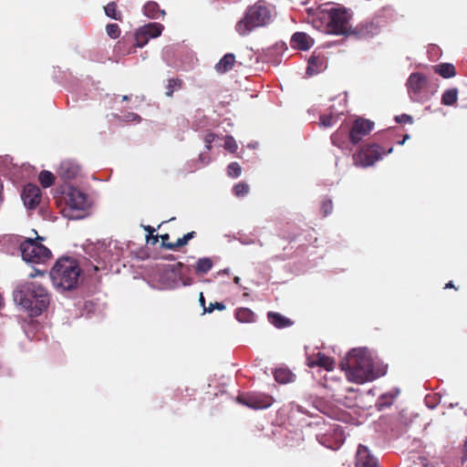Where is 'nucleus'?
<instances>
[{
	"mask_svg": "<svg viewBox=\"0 0 467 467\" xmlns=\"http://www.w3.org/2000/svg\"><path fill=\"white\" fill-rule=\"evenodd\" d=\"M213 263L209 257L200 258L195 265V273L198 275L207 274L213 267Z\"/></svg>",
	"mask_w": 467,
	"mask_h": 467,
	"instance_id": "nucleus-25",
	"label": "nucleus"
},
{
	"mask_svg": "<svg viewBox=\"0 0 467 467\" xmlns=\"http://www.w3.org/2000/svg\"><path fill=\"white\" fill-rule=\"evenodd\" d=\"M235 64V56L233 53L225 54L215 65V69L220 74H224L231 70Z\"/></svg>",
	"mask_w": 467,
	"mask_h": 467,
	"instance_id": "nucleus-19",
	"label": "nucleus"
},
{
	"mask_svg": "<svg viewBox=\"0 0 467 467\" xmlns=\"http://www.w3.org/2000/svg\"><path fill=\"white\" fill-rule=\"evenodd\" d=\"M236 400L238 403L252 410H264L273 404L274 399L272 396L265 393L252 392L239 395Z\"/></svg>",
	"mask_w": 467,
	"mask_h": 467,
	"instance_id": "nucleus-10",
	"label": "nucleus"
},
{
	"mask_svg": "<svg viewBox=\"0 0 467 467\" xmlns=\"http://www.w3.org/2000/svg\"><path fill=\"white\" fill-rule=\"evenodd\" d=\"M79 171L80 168L78 164L69 160L62 161L58 168V174L64 180H72L76 178Z\"/></svg>",
	"mask_w": 467,
	"mask_h": 467,
	"instance_id": "nucleus-17",
	"label": "nucleus"
},
{
	"mask_svg": "<svg viewBox=\"0 0 467 467\" xmlns=\"http://www.w3.org/2000/svg\"><path fill=\"white\" fill-rule=\"evenodd\" d=\"M267 318L277 328L287 327L293 324L289 318L276 312H268Z\"/></svg>",
	"mask_w": 467,
	"mask_h": 467,
	"instance_id": "nucleus-22",
	"label": "nucleus"
},
{
	"mask_svg": "<svg viewBox=\"0 0 467 467\" xmlns=\"http://www.w3.org/2000/svg\"><path fill=\"white\" fill-rule=\"evenodd\" d=\"M158 241H159V236L158 235L150 234L147 237V242L151 244H156Z\"/></svg>",
	"mask_w": 467,
	"mask_h": 467,
	"instance_id": "nucleus-46",
	"label": "nucleus"
},
{
	"mask_svg": "<svg viewBox=\"0 0 467 467\" xmlns=\"http://www.w3.org/2000/svg\"><path fill=\"white\" fill-rule=\"evenodd\" d=\"M434 72L444 78H450L456 75L455 67L451 63H441L434 66Z\"/></svg>",
	"mask_w": 467,
	"mask_h": 467,
	"instance_id": "nucleus-23",
	"label": "nucleus"
},
{
	"mask_svg": "<svg viewBox=\"0 0 467 467\" xmlns=\"http://www.w3.org/2000/svg\"><path fill=\"white\" fill-rule=\"evenodd\" d=\"M19 249L22 258L29 263H45L51 256V252L47 247L32 238L24 240L20 244Z\"/></svg>",
	"mask_w": 467,
	"mask_h": 467,
	"instance_id": "nucleus-5",
	"label": "nucleus"
},
{
	"mask_svg": "<svg viewBox=\"0 0 467 467\" xmlns=\"http://www.w3.org/2000/svg\"><path fill=\"white\" fill-rule=\"evenodd\" d=\"M182 87V80L180 78H170L166 87L165 95L169 98L173 96L175 90L181 89Z\"/></svg>",
	"mask_w": 467,
	"mask_h": 467,
	"instance_id": "nucleus-29",
	"label": "nucleus"
},
{
	"mask_svg": "<svg viewBox=\"0 0 467 467\" xmlns=\"http://www.w3.org/2000/svg\"><path fill=\"white\" fill-rule=\"evenodd\" d=\"M22 200L28 209H35L40 202L41 191L38 186L28 183L24 187Z\"/></svg>",
	"mask_w": 467,
	"mask_h": 467,
	"instance_id": "nucleus-12",
	"label": "nucleus"
},
{
	"mask_svg": "<svg viewBox=\"0 0 467 467\" xmlns=\"http://www.w3.org/2000/svg\"><path fill=\"white\" fill-rule=\"evenodd\" d=\"M240 280H241V279H240V277H238V276H235V277L234 278V282L235 284H237V285L240 283Z\"/></svg>",
	"mask_w": 467,
	"mask_h": 467,
	"instance_id": "nucleus-55",
	"label": "nucleus"
},
{
	"mask_svg": "<svg viewBox=\"0 0 467 467\" xmlns=\"http://www.w3.org/2000/svg\"><path fill=\"white\" fill-rule=\"evenodd\" d=\"M242 168L238 162H231L227 167V174L232 178H237L241 175Z\"/></svg>",
	"mask_w": 467,
	"mask_h": 467,
	"instance_id": "nucleus-33",
	"label": "nucleus"
},
{
	"mask_svg": "<svg viewBox=\"0 0 467 467\" xmlns=\"http://www.w3.org/2000/svg\"><path fill=\"white\" fill-rule=\"evenodd\" d=\"M183 245H185V244L182 243V238H179L177 240V242H175V243L165 244V248L170 249V250H176L179 247H182Z\"/></svg>",
	"mask_w": 467,
	"mask_h": 467,
	"instance_id": "nucleus-41",
	"label": "nucleus"
},
{
	"mask_svg": "<svg viewBox=\"0 0 467 467\" xmlns=\"http://www.w3.org/2000/svg\"><path fill=\"white\" fill-rule=\"evenodd\" d=\"M379 33V26L374 22H362L351 27L349 36L357 39H368Z\"/></svg>",
	"mask_w": 467,
	"mask_h": 467,
	"instance_id": "nucleus-11",
	"label": "nucleus"
},
{
	"mask_svg": "<svg viewBox=\"0 0 467 467\" xmlns=\"http://www.w3.org/2000/svg\"><path fill=\"white\" fill-rule=\"evenodd\" d=\"M404 142H405V140H402L399 141V144L402 145Z\"/></svg>",
	"mask_w": 467,
	"mask_h": 467,
	"instance_id": "nucleus-58",
	"label": "nucleus"
},
{
	"mask_svg": "<svg viewBox=\"0 0 467 467\" xmlns=\"http://www.w3.org/2000/svg\"><path fill=\"white\" fill-rule=\"evenodd\" d=\"M444 288H454V285H453L452 282H451V281H450L449 283H447V284L445 285V287H444Z\"/></svg>",
	"mask_w": 467,
	"mask_h": 467,
	"instance_id": "nucleus-53",
	"label": "nucleus"
},
{
	"mask_svg": "<svg viewBox=\"0 0 467 467\" xmlns=\"http://www.w3.org/2000/svg\"><path fill=\"white\" fill-rule=\"evenodd\" d=\"M38 180L44 188H47L54 183L55 176L48 171H42L38 175Z\"/></svg>",
	"mask_w": 467,
	"mask_h": 467,
	"instance_id": "nucleus-30",
	"label": "nucleus"
},
{
	"mask_svg": "<svg viewBox=\"0 0 467 467\" xmlns=\"http://www.w3.org/2000/svg\"><path fill=\"white\" fill-rule=\"evenodd\" d=\"M129 99V97L128 96H123L122 97V100H128Z\"/></svg>",
	"mask_w": 467,
	"mask_h": 467,
	"instance_id": "nucleus-57",
	"label": "nucleus"
},
{
	"mask_svg": "<svg viewBox=\"0 0 467 467\" xmlns=\"http://www.w3.org/2000/svg\"><path fill=\"white\" fill-rule=\"evenodd\" d=\"M81 269L78 261L72 257L59 258L50 271L54 286L64 291L77 287Z\"/></svg>",
	"mask_w": 467,
	"mask_h": 467,
	"instance_id": "nucleus-4",
	"label": "nucleus"
},
{
	"mask_svg": "<svg viewBox=\"0 0 467 467\" xmlns=\"http://www.w3.org/2000/svg\"><path fill=\"white\" fill-rule=\"evenodd\" d=\"M161 240H162V244H161V245H162L163 247H165V244H170V243L168 242V240H169V238H170V236H169V234H165L161 235Z\"/></svg>",
	"mask_w": 467,
	"mask_h": 467,
	"instance_id": "nucleus-47",
	"label": "nucleus"
},
{
	"mask_svg": "<svg viewBox=\"0 0 467 467\" xmlns=\"http://www.w3.org/2000/svg\"><path fill=\"white\" fill-rule=\"evenodd\" d=\"M320 210L324 216H327L333 211V202L329 199L323 200L321 202Z\"/></svg>",
	"mask_w": 467,
	"mask_h": 467,
	"instance_id": "nucleus-37",
	"label": "nucleus"
},
{
	"mask_svg": "<svg viewBox=\"0 0 467 467\" xmlns=\"http://www.w3.org/2000/svg\"><path fill=\"white\" fill-rule=\"evenodd\" d=\"M457 88H450L444 91L441 97V103L446 106H452L457 101Z\"/></svg>",
	"mask_w": 467,
	"mask_h": 467,
	"instance_id": "nucleus-28",
	"label": "nucleus"
},
{
	"mask_svg": "<svg viewBox=\"0 0 467 467\" xmlns=\"http://www.w3.org/2000/svg\"><path fill=\"white\" fill-rule=\"evenodd\" d=\"M106 32L112 39H116L120 36V28L118 24H108L106 26Z\"/></svg>",
	"mask_w": 467,
	"mask_h": 467,
	"instance_id": "nucleus-32",
	"label": "nucleus"
},
{
	"mask_svg": "<svg viewBox=\"0 0 467 467\" xmlns=\"http://www.w3.org/2000/svg\"><path fill=\"white\" fill-rule=\"evenodd\" d=\"M195 236V232H190L186 234H184L182 237V241L184 244H187V243L192 239L193 237Z\"/></svg>",
	"mask_w": 467,
	"mask_h": 467,
	"instance_id": "nucleus-44",
	"label": "nucleus"
},
{
	"mask_svg": "<svg viewBox=\"0 0 467 467\" xmlns=\"http://www.w3.org/2000/svg\"><path fill=\"white\" fill-rule=\"evenodd\" d=\"M66 203L70 210L83 211L86 207L87 198L77 189H71L67 196Z\"/></svg>",
	"mask_w": 467,
	"mask_h": 467,
	"instance_id": "nucleus-15",
	"label": "nucleus"
},
{
	"mask_svg": "<svg viewBox=\"0 0 467 467\" xmlns=\"http://www.w3.org/2000/svg\"><path fill=\"white\" fill-rule=\"evenodd\" d=\"M357 467H379L378 460L370 454L368 447L359 445L357 453Z\"/></svg>",
	"mask_w": 467,
	"mask_h": 467,
	"instance_id": "nucleus-16",
	"label": "nucleus"
},
{
	"mask_svg": "<svg viewBox=\"0 0 467 467\" xmlns=\"http://www.w3.org/2000/svg\"><path fill=\"white\" fill-rule=\"evenodd\" d=\"M204 142H205V147H206V150L209 151L211 149H212V143L215 140V134L213 133V132H209L207 133L205 136H204Z\"/></svg>",
	"mask_w": 467,
	"mask_h": 467,
	"instance_id": "nucleus-40",
	"label": "nucleus"
},
{
	"mask_svg": "<svg viewBox=\"0 0 467 467\" xmlns=\"http://www.w3.org/2000/svg\"><path fill=\"white\" fill-rule=\"evenodd\" d=\"M409 139H410V135H409V134H406V135L404 136V138H403V140H409Z\"/></svg>",
	"mask_w": 467,
	"mask_h": 467,
	"instance_id": "nucleus-56",
	"label": "nucleus"
},
{
	"mask_svg": "<svg viewBox=\"0 0 467 467\" xmlns=\"http://www.w3.org/2000/svg\"><path fill=\"white\" fill-rule=\"evenodd\" d=\"M249 192L248 184L244 182H239L234 187V192L236 196L241 197L247 194Z\"/></svg>",
	"mask_w": 467,
	"mask_h": 467,
	"instance_id": "nucleus-35",
	"label": "nucleus"
},
{
	"mask_svg": "<svg viewBox=\"0 0 467 467\" xmlns=\"http://www.w3.org/2000/svg\"><path fill=\"white\" fill-rule=\"evenodd\" d=\"M273 16L274 6L265 0H258L246 8L244 16L235 25V30L241 36H247L255 28L268 26Z\"/></svg>",
	"mask_w": 467,
	"mask_h": 467,
	"instance_id": "nucleus-3",
	"label": "nucleus"
},
{
	"mask_svg": "<svg viewBox=\"0 0 467 467\" xmlns=\"http://www.w3.org/2000/svg\"><path fill=\"white\" fill-rule=\"evenodd\" d=\"M104 10H105V14L107 16H109L112 19L118 20V21L122 20L121 12L119 10H118V5L115 2L109 3L104 7Z\"/></svg>",
	"mask_w": 467,
	"mask_h": 467,
	"instance_id": "nucleus-27",
	"label": "nucleus"
},
{
	"mask_svg": "<svg viewBox=\"0 0 467 467\" xmlns=\"http://www.w3.org/2000/svg\"><path fill=\"white\" fill-rule=\"evenodd\" d=\"M195 236V232H190L186 234H184L182 237V241L184 244H187V243L192 239L193 237Z\"/></svg>",
	"mask_w": 467,
	"mask_h": 467,
	"instance_id": "nucleus-42",
	"label": "nucleus"
},
{
	"mask_svg": "<svg viewBox=\"0 0 467 467\" xmlns=\"http://www.w3.org/2000/svg\"><path fill=\"white\" fill-rule=\"evenodd\" d=\"M315 60H316V57H311L309 58V61H308V62H309V66L313 65V64L315 63ZM310 68H311V67H308L307 70H309Z\"/></svg>",
	"mask_w": 467,
	"mask_h": 467,
	"instance_id": "nucleus-52",
	"label": "nucleus"
},
{
	"mask_svg": "<svg viewBox=\"0 0 467 467\" xmlns=\"http://www.w3.org/2000/svg\"><path fill=\"white\" fill-rule=\"evenodd\" d=\"M200 160H201L202 162H204V163H208V162H209V158H207V159H206V158L203 156V154H200Z\"/></svg>",
	"mask_w": 467,
	"mask_h": 467,
	"instance_id": "nucleus-49",
	"label": "nucleus"
},
{
	"mask_svg": "<svg viewBox=\"0 0 467 467\" xmlns=\"http://www.w3.org/2000/svg\"><path fill=\"white\" fill-rule=\"evenodd\" d=\"M13 296L14 300L31 317L40 316L50 303L47 287L36 281H27L17 285Z\"/></svg>",
	"mask_w": 467,
	"mask_h": 467,
	"instance_id": "nucleus-1",
	"label": "nucleus"
},
{
	"mask_svg": "<svg viewBox=\"0 0 467 467\" xmlns=\"http://www.w3.org/2000/svg\"><path fill=\"white\" fill-rule=\"evenodd\" d=\"M235 317L239 322L250 323L254 319V312L246 307H240L235 311Z\"/></svg>",
	"mask_w": 467,
	"mask_h": 467,
	"instance_id": "nucleus-26",
	"label": "nucleus"
},
{
	"mask_svg": "<svg viewBox=\"0 0 467 467\" xmlns=\"http://www.w3.org/2000/svg\"><path fill=\"white\" fill-rule=\"evenodd\" d=\"M2 301H3V298H2V296H0V306L2 305Z\"/></svg>",
	"mask_w": 467,
	"mask_h": 467,
	"instance_id": "nucleus-59",
	"label": "nucleus"
},
{
	"mask_svg": "<svg viewBox=\"0 0 467 467\" xmlns=\"http://www.w3.org/2000/svg\"><path fill=\"white\" fill-rule=\"evenodd\" d=\"M2 191H3V185L0 183V203L3 202Z\"/></svg>",
	"mask_w": 467,
	"mask_h": 467,
	"instance_id": "nucleus-54",
	"label": "nucleus"
},
{
	"mask_svg": "<svg viewBox=\"0 0 467 467\" xmlns=\"http://www.w3.org/2000/svg\"><path fill=\"white\" fill-rule=\"evenodd\" d=\"M350 16L346 9L332 8L328 12L327 31L334 35L349 36L351 26Z\"/></svg>",
	"mask_w": 467,
	"mask_h": 467,
	"instance_id": "nucleus-7",
	"label": "nucleus"
},
{
	"mask_svg": "<svg viewBox=\"0 0 467 467\" xmlns=\"http://www.w3.org/2000/svg\"><path fill=\"white\" fill-rule=\"evenodd\" d=\"M306 365L309 368L320 367L327 371H332L335 368V360L322 352H317L307 357Z\"/></svg>",
	"mask_w": 467,
	"mask_h": 467,
	"instance_id": "nucleus-14",
	"label": "nucleus"
},
{
	"mask_svg": "<svg viewBox=\"0 0 467 467\" xmlns=\"http://www.w3.org/2000/svg\"><path fill=\"white\" fill-rule=\"evenodd\" d=\"M341 368L346 371L347 379L357 384L373 381L383 375L374 370L371 358L360 349H352L347 363H341Z\"/></svg>",
	"mask_w": 467,
	"mask_h": 467,
	"instance_id": "nucleus-2",
	"label": "nucleus"
},
{
	"mask_svg": "<svg viewBox=\"0 0 467 467\" xmlns=\"http://www.w3.org/2000/svg\"><path fill=\"white\" fill-rule=\"evenodd\" d=\"M275 379L280 384H286L295 381L296 375L287 368H276L274 372Z\"/></svg>",
	"mask_w": 467,
	"mask_h": 467,
	"instance_id": "nucleus-21",
	"label": "nucleus"
},
{
	"mask_svg": "<svg viewBox=\"0 0 467 467\" xmlns=\"http://www.w3.org/2000/svg\"><path fill=\"white\" fill-rule=\"evenodd\" d=\"M374 122L358 117L357 118L350 126H348L349 130V140L352 145H357L360 143L364 138L369 135V133L374 129Z\"/></svg>",
	"mask_w": 467,
	"mask_h": 467,
	"instance_id": "nucleus-9",
	"label": "nucleus"
},
{
	"mask_svg": "<svg viewBox=\"0 0 467 467\" xmlns=\"http://www.w3.org/2000/svg\"><path fill=\"white\" fill-rule=\"evenodd\" d=\"M134 39L136 47H143L149 42L150 37L139 27L134 34Z\"/></svg>",
	"mask_w": 467,
	"mask_h": 467,
	"instance_id": "nucleus-31",
	"label": "nucleus"
},
{
	"mask_svg": "<svg viewBox=\"0 0 467 467\" xmlns=\"http://www.w3.org/2000/svg\"><path fill=\"white\" fill-rule=\"evenodd\" d=\"M199 302H200L201 306H202L203 308H204V307H206V306H205V299H204L203 294H202V292L200 293Z\"/></svg>",
	"mask_w": 467,
	"mask_h": 467,
	"instance_id": "nucleus-48",
	"label": "nucleus"
},
{
	"mask_svg": "<svg viewBox=\"0 0 467 467\" xmlns=\"http://www.w3.org/2000/svg\"><path fill=\"white\" fill-rule=\"evenodd\" d=\"M224 148L232 153H234L237 149V143L233 136H226L224 139Z\"/></svg>",
	"mask_w": 467,
	"mask_h": 467,
	"instance_id": "nucleus-36",
	"label": "nucleus"
},
{
	"mask_svg": "<svg viewBox=\"0 0 467 467\" xmlns=\"http://www.w3.org/2000/svg\"><path fill=\"white\" fill-rule=\"evenodd\" d=\"M214 309L224 310L225 309V305L223 304V303H219V302H215L213 304L211 303L209 305V306L204 307V313H212Z\"/></svg>",
	"mask_w": 467,
	"mask_h": 467,
	"instance_id": "nucleus-39",
	"label": "nucleus"
},
{
	"mask_svg": "<svg viewBox=\"0 0 467 467\" xmlns=\"http://www.w3.org/2000/svg\"><path fill=\"white\" fill-rule=\"evenodd\" d=\"M349 130L348 125H341L332 135L331 142L334 146L342 150H351V142L349 140Z\"/></svg>",
	"mask_w": 467,
	"mask_h": 467,
	"instance_id": "nucleus-13",
	"label": "nucleus"
},
{
	"mask_svg": "<svg viewBox=\"0 0 467 467\" xmlns=\"http://www.w3.org/2000/svg\"><path fill=\"white\" fill-rule=\"evenodd\" d=\"M143 13L146 16L151 19H157L160 16H165V11L161 9L156 2L149 1L143 6Z\"/></svg>",
	"mask_w": 467,
	"mask_h": 467,
	"instance_id": "nucleus-20",
	"label": "nucleus"
},
{
	"mask_svg": "<svg viewBox=\"0 0 467 467\" xmlns=\"http://www.w3.org/2000/svg\"><path fill=\"white\" fill-rule=\"evenodd\" d=\"M145 230L148 231L150 233V234H152L153 232L155 231V229L150 225L145 227Z\"/></svg>",
	"mask_w": 467,
	"mask_h": 467,
	"instance_id": "nucleus-50",
	"label": "nucleus"
},
{
	"mask_svg": "<svg viewBox=\"0 0 467 467\" xmlns=\"http://www.w3.org/2000/svg\"><path fill=\"white\" fill-rule=\"evenodd\" d=\"M337 121V116L329 114V115H322L320 117V124L325 127L328 128L336 124Z\"/></svg>",
	"mask_w": 467,
	"mask_h": 467,
	"instance_id": "nucleus-34",
	"label": "nucleus"
},
{
	"mask_svg": "<svg viewBox=\"0 0 467 467\" xmlns=\"http://www.w3.org/2000/svg\"><path fill=\"white\" fill-rule=\"evenodd\" d=\"M395 120L397 123H400V124H412L413 123V118L410 115H408L405 113L396 116Z\"/></svg>",
	"mask_w": 467,
	"mask_h": 467,
	"instance_id": "nucleus-38",
	"label": "nucleus"
},
{
	"mask_svg": "<svg viewBox=\"0 0 467 467\" xmlns=\"http://www.w3.org/2000/svg\"><path fill=\"white\" fill-rule=\"evenodd\" d=\"M195 236V232H190L186 234H184L182 237V241L184 244H187V243L192 239L193 237Z\"/></svg>",
	"mask_w": 467,
	"mask_h": 467,
	"instance_id": "nucleus-43",
	"label": "nucleus"
},
{
	"mask_svg": "<svg viewBox=\"0 0 467 467\" xmlns=\"http://www.w3.org/2000/svg\"><path fill=\"white\" fill-rule=\"evenodd\" d=\"M140 28L150 38H155L161 35L164 26L160 23H149Z\"/></svg>",
	"mask_w": 467,
	"mask_h": 467,
	"instance_id": "nucleus-24",
	"label": "nucleus"
},
{
	"mask_svg": "<svg viewBox=\"0 0 467 467\" xmlns=\"http://www.w3.org/2000/svg\"><path fill=\"white\" fill-rule=\"evenodd\" d=\"M392 150L393 148H389L386 151L377 143L366 144L353 154V162L358 167L366 168L373 165L386 153L392 152Z\"/></svg>",
	"mask_w": 467,
	"mask_h": 467,
	"instance_id": "nucleus-6",
	"label": "nucleus"
},
{
	"mask_svg": "<svg viewBox=\"0 0 467 467\" xmlns=\"http://www.w3.org/2000/svg\"><path fill=\"white\" fill-rule=\"evenodd\" d=\"M407 88L410 98L413 101H420L427 99V78L419 72L410 75L407 80Z\"/></svg>",
	"mask_w": 467,
	"mask_h": 467,
	"instance_id": "nucleus-8",
	"label": "nucleus"
},
{
	"mask_svg": "<svg viewBox=\"0 0 467 467\" xmlns=\"http://www.w3.org/2000/svg\"><path fill=\"white\" fill-rule=\"evenodd\" d=\"M290 45L293 48L307 50L312 47L313 40L307 34L303 32H296L292 36Z\"/></svg>",
	"mask_w": 467,
	"mask_h": 467,
	"instance_id": "nucleus-18",
	"label": "nucleus"
},
{
	"mask_svg": "<svg viewBox=\"0 0 467 467\" xmlns=\"http://www.w3.org/2000/svg\"><path fill=\"white\" fill-rule=\"evenodd\" d=\"M36 275H44V273L40 272V271H36L35 273H32L29 275L30 277H35Z\"/></svg>",
	"mask_w": 467,
	"mask_h": 467,
	"instance_id": "nucleus-51",
	"label": "nucleus"
},
{
	"mask_svg": "<svg viewBox=\"0 0 467 467\" xmlns=\"http://www.w3.org/2000/svg\"><path fill=\"white\" fill-rule=\"evenodd\" d=\"M127 118H128V120L138 121V122H140L141 119V118L138 114L133 113V112L129 113Z\"/></svg>",
	"mask_w": 467,
	"mask_h": 467,
	"instance_id": "nucleus-45",
	"label": "nucleus"
}]
</instances>
